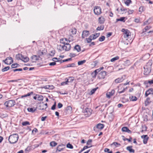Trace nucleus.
Wrapping results in <instances>:
<instances>
[{"mask_svg": "<svg viewBox=\"0 0 153 153\" xmlns=\"http://www.w3.org/2000/svg\"><path fill=\"white\" fill-rule=\"evenodd\" d=\"M60 42L61 43L65 45L66 44V43H70V41L67 38H62L60 39Z\"/></svg>", "mask_w": 153, "mask_h": 153, "instance_id": "9b49d317", "label": "nucleus"}, {"mask_svg": "<svg viewBox=\"0 0 153 153\" xmlns=\"http://www.w3.org/2000/svg\"><path fill=\"white\" fill-rule=\"evenodd\" d=\"M19 136L17 134H14L10 135L8 138V140L10 143H15L18 140Z\"/></svg>", "mask_w": 153, "mask_h": 153, "instance_id": "f257e3e1", "label": "nucleus"}, {"mask_svg": "<svg viewBox=\"0 0 153 153\" xmlns=\"http://www.w3.org/2000/svg\"><path fill=\"white\" fill-rule=\"evenodd\" d=\"M104 127V125L101 123H99L97 125L96 127L99 129H102Z\"/></svg>", "mask_w": 153, "mask_h": 153, "instance_id": "b1692460", "label": "nucleus"}, {"mask_svg": "<svg viewBox=\"0 0 153 153\" xmlns=\"http://www.w3.org/2000/svg\"><path fill=\"white\" fill-rule=\"evenodd\" d=\"M150 94H153V89L152 88H150L146 91L145 94V96L146 97H147Z\"/></svg>", "mask_w": 153, "mask_h": 153, "instance_id": "2eb2a0df", "label": "nucleus"}, {"mask_svg": "<svg viewBox=\"0 0 153 153\" xmlns=\"http://www.w3.org/2000/svg\"><path fill=\"white\" fill-rule=\"evenodd\" d=\"M105 21V18L102 16H101L98 18V22L100 24H103Z\"/></svg>", "mask_w": 153, "mask_h": 153, "instance_id": "6ab92c4d", "label": "nucleus"}, {"mask_svg": "<svg viewBox=\"0 0 153 153\" xmlns=\"http://www.w3.org/2000/svg\"><path fill=\"white\" fill-rule=\"evenodd\" d=\"M22 124L23 126H26L27 125H30V123L29 122L25 121L22 123Z\"/></svg>", "mask_w": 153, "mask_h": 153, "instance_id": "c03bdc74", "label": "nucleus"}, {"mask_svg": "<svg viewBox=\"0 0 153 153\" xmlns=\"http://www.w3.org/2000/svg\"><path fill=\"white\" fill-rule=\"evenodd\" d=\"M70 32V33L71 34V35H74L76 33V30L75 28H73L71 29Z\"/></svg>", "mask_w": 153, "mask_h": 153, "instance_id": "bb28decb", "label": "nucleus"}, {"mask_svg": "<svg viewBox=\"0 0 153 153\" xmlns=\"http://www.w3.org/2000/svg\"><path fill=\"white\" fill-rule=\"evenodd\" d=\"M65 145L63 144H61L59 145L57 147L56 152H61L63 151L65 148Z\"/></svg>", "mask_w": 153, "mask_h": 153, "instance_id": "6e6552de", "label": "nucleus"}, {"mask_svg": "<svg viewBox=\"0 0 153 153\" xmlns=\"http://www.w3.org/2000/svg\"><path fill=\"white\" fill-rule=\"evenodd\" d=\"M131 64V62L129 60H128L124 61L123 64H122L121 66L124 67L122 69L125 68L126 66H127L130 65ZM122 69V68H121ZM121 69L119 68V70H120Z\"/></svg>", "mask_w": 153, "mask_h": 153, "instance_id": "1a4fd4ad", "label": "nucleus"}, {"mask_svg": "<svg viewBox=\"0 0 153 153\" xmlns=\"http://www.w3.org/2000/svg\"><path fill=\"white\" fill-rule=\"evenodd\" d=\"M94 13L97 15H99L101 13V9L100 7L95 6L94 7Z\"/></svg>", "mask_w": 153, "mask_h": 153, "instance_id": "423d86ee", "label": "nucleus"}, {"mask_svg": "<svg viewBox=\"0 0 153 153\" xmlns=\"http://www.w3.org/2000/svg\"><path fill=\"white\" fill-rule=\"evenodd\" d=\"M144 7H140L139 9V11L141 13L142 12L144 11Z\"/></svg>", "mask_w": 153, "mask_h": 153, "instance_id": "bf43d9fd", "label": "nucleus"}, {"mask_svg": "<svg viewBox=\"0 0 153 153\" xmlns=\"http://www.w3.org/2000/svg\"><path fill=\"white\" fill-rule=\"evenodd\" d=\"M141 137L143 139V143L144 144H146L149 139L148 136L146 135H143L141 136Z\"/></svg>", "mask_w": 153, "mask_h": 153, "instance_id": "dca6fc26", "label": "nucleus"}, {"mask_svg": "<svg viewBox=\"0 0 153 153\" xmlns=\"http://www.w3.org/2000/svg\"><path fill=\"white\" fill-rule=\"evenodd\" d=\"M110 150L108 148H105L104 149V152H107L108 153H113L112 151H109Z\"/></svg>", "mask_w": 153, "mask_h": 153, "instance_id": "de8ad7c7", "label": "nucleus"}, {"mask_svg": "<svg viewBox=\"0 0 153 153\" xmlns=\"http://www.w3.org/2000/svg\"><path fill=\"white\" fill-rule=\"evenodd\" d=\"M56 65V63L55 62H50L49 63V65L50 66H53Z\"/></svg>", "mask_w": 153, "mask_h": 153, "instance_id": "338daca9", "label": "nucleus"}, {"mask_svg": "<svg viewBox=\"0 0 153 153\" xmlns=\"http://www.w3.org/2000/svg\"><path fill=\"white\" fill-rule=\"evenodd\" d=\"M69 43H67L66 44L63 45L64 50L66 51H68L71 48V45Z\"/></svg>", "mask_w": 153, "mask_h": 153, "instance_id": "ddd939ff", "label": "nucleus"}, {"mask_svg": "<svg viewBox=\"0 0 153 153\" xmlns=\"http://www.w3.org/2000/svg\"><path fill=\"white\" fill-rule=\"evenodd\" d=\"M56 106V102H55L54 104L52 106V107L51 108V109L52 110H54L55 109Z\"/></svg>", "mask_w": 153, "mask_h": 153, "instance_id": "0e129e2a", "label": "nucleus"}, {"mask_svg": "<svg viewBox=\"0 0 153 153\" xmlns=\"http://www.w3.org/2000/svg\"><path fill=\"white\" fill-rule=\"evenodd\" d=\"M57 145V143L55 141H52L50 143V145L52 147H54Z\"/></svg>", "mask_w": 153, "mask_h": 153, "instance_id": "c9c22d12", "label": "nucleus"}, {"mask_svg": "<svg viewBox=\"0 0 153 153\" xmlns=\"http://www.w3.org/2000/svg\"><path fill=\"white\" fill-rule=\"evenodd\" d=\"M145 83H149L150 85L153 84V79L151 80H149V81H146L145 82Z\"/></svg>", "mask_w": 153, "mask_h": 153, "instance_id": "603ef678", "label": "nucleus"}, {"mask_svg": "<svg viewBox=\"0 0 153 153\" xmlns=\"http://www.w3.org/2000/svg\"><path fill=\"white\" fill-rule=\"evenodd\" d=\"M68 79H69V82H72L74 80V78L72 77H69Z\"/></svg>", "mask_w": 153, "mask_h": 153, "instance_id": "13d9d810", "label": "nucleus"}, {"mask_svg": "<svg viewBox=\"0 0 153 153\" xmlns=\"http://www.w3.org/2000/svg\"><path fill=\"white\" fill-rule=\"evenodd\" d=\"M75 66V64L73 63L72 64H69L67 65L66 67H74Z\"/></svg>", "mask_w": 153, "mask_h": 153, "instance_id": "79ce46f5", "label": "nucleus"}, {"mask_svg": "<svg viewBox=\"0 0 153 153\" xmlns=\"http://www.w3.org/2000/svg\"><path fill=\"white\" fill-rule=\"evenodd\" d=\"M15 104V101L13 100H11L6 101L4 105L7 107H10L14 106Z\"/></svg>", "mask_w": 153, "mask_h": 153, "instance_id": "7ed1b4c3", "label": "nucleus"}, {"mask_svg": "<svg viewBox=\"0 0 153 153\" xmlns=\"http://www.w3.org/2000/svg\"><path fill=\"white\" fill-rule=\"evenodd\" d=\"M86 62V60H85L79 61L78 62V65H82L84 63H85Z\"/></svg>", "mask_w": 153, "mask_h": 153, "instance_id": "e433bc0d", "label": "nucleus"}, {"mask_svg": "<svg viewBox=\"0 0 153 153\" xmlns=\"http://www.w3.org/2000/svg\"><path fill=\"white\" fill-rule=\"evenodd\" d=\"M62 106L63 105L61 103L59 102L58 103V108H61L62 107Z\"/></svg>", "mask_w": 153, "mask_h": 153, "instance_id": "052dcab7", "label": "nucleus"}, {"mask_svg": "<svg viewBox=\"0 0 153 153\" xmlns=\"http://www.w3.org/2000/svg\"><path fill=\"white\" fill-rule=\"evenodd\" d=\"M89 34V32L88 30H84L82 32V37L83 38L87 36Z\"/></svg>", "mask_w": 153, "mask_h": 153, "instance_id": "f3484780", "label": "nucleus"}, {"mask_svg": "<svg viewBox=\"0 0 153 153\" xmlns=\"http://www.w3.org/2000/svg\"><path fill=\"white\" fill-rule=\"evenodd\" d=\"M65 82H61V85H66L68 84V82H69V79L68 78H66L65 79Z\"/></svg>", "mask_w": 153, "mask_h": 153, "instance_id": "7c9ffc66", "label": "nucleus"}, {"mask_svg": "<svg viewBox=\"0 0 153 153\" xmlns=\"http://www.w3.org/2000/svg\"><path fill=\"white\" fill-rule=\"evenodd\" d=\"M152 65V64L150 62H149L144 67V74L145 75H147L151 72Z\"/></svg>", "mask_w": 153, "mask_h": 153, "instance_id": "f03ea898", "label": "nucleus"}, {"mask_svg": "<svg viewBox=\"0 0 153 153\" xmlns=\"http://www.w3.org/2000/svg\"><path fill=\"white\" fill-rule=\"evenodd\" d=\"M5 63L7 65H10L13 62V58L11 57L7 58L4 60Z\"/></svg>", "mask_w": 153, "mask_h": 153, "instance_id": "0eeeda50", "label": "nucleus"}, {"mask_svg": "<svg viewBox=\"0 0 153 153\" xmlns=\"http://www.w3.org/2000/svg\"><path fill=\"white\" fill-rule=\"evenodd\" d=\"M76 56V54L73 53H71L70 54V56L71 57H74Z\"/></svg>", "mask_w": 153, "mask_h": 153, "instance_id": "69168bd1", "label": "nucleus"}, {"mask_svg": "<svg viewBox=\"0 0 153 153\" xmlns=\"http://www.w3.org/2000/svg\"><path fill=\"white\" fill-rule=\"evenodd\" d=\"M112 144L114 145L115 146H116L117 147H119L121 146L120 143L117 142H114L112 143Z\"/></svg>", "mask_w": 153, "mask_h": 153, "instance_id": "3c124183", "label": "nucleus"}, {"mask_svg": "<svg viewBox=\"0 0 153 153\" xmlns=\"http://www.w3.org/2000/svg\"><path fill=\"white\" fill-rule=\"evenodd\" d=\"M92 142V140L91 139L89 140L87 142V144L88 145H91L90 143Z\"/></svg>", "mask_w": 153, "mask_h": 153, "instance_id": "680f3d73", "label": "nucleus"}, {"mask_svg": "<svg viewBox=\"0 0 153 153\" xmlns=\"http://www.w3.org/2000/svg\"><path fill=\"white\" fill-rule=\"evenodd\" d=\"M74 50L77 51L78 52H79L81 51L80 47L78 45H76L74 47Z\"/></svg>", "mask_w": 153, "mask_h": 153, "instance_id": "cd10ccee", "label": "nucleus"}, {"mask_svg": "<svg viewBox=\"0 0 153 153\" xmlns=\"http://www.w3.org/2000/svg\"><path fill=\"white\" fill-rule=\"evenodd\" d=\"M132 1L131 0H126L125 2V3L127 6H128L131 3Z\"/></svg>", "mask_w": 153, "mask_h": 153, "instance_id": "4c0bfd02", "label": "nucleus"}, {"mask_svg": "<svg viewBox=\"0 0 153 153\" xmlns=\"http://www.w3.org/2000/svg\"><path fill=\"white\" fill-rule=\"evenodd\" d=\"M106 74V72L105 71H101L99 74L98 77L100 79H103L105 78Z\"/></svg>", "mask_w": 153, "mask_h": 153, "instance_id": "9d476101", "label": "nucleus"}, {"mask_svg": "<svg viewBox=\"0 0 153 153\" xmlns=\"http://www.w3.org/2000/svg\"><path fill=\"white\" fill-rule=\"evenodd\" d=\"M121 85H120L118 87L119 89L118 92L119 94L124 92L127 89V87L124 88L123 87H121Z\"/></svg>", "mask_w": 153, "mask_h": 153, "instance_id": "f8f14e48", "label": "nucleus"}, {"mask_svg": "<svg viewBox=\"0 0 153 153\" xmlns=\"http://www.w3.org/2000/svg\"><path fill=\"white\" fill-rule=\"evenodd\" d=\"M14 72H16V71H22V68H19V69H13V70Z\"/></svg>", "mask_w": 153, "mask_h": 153, "instance_id": "e2e57ef3", "label": "nucleus"}, {"mask_svg": "<svg viewBox=\"0 0 153 153\" xmlns=\"http://www.w3.org/2000/svg\"><path fill=\"white\" fill-rule=\"evenodd\" d=\"M129 99L130 101H134L137 100V97L135 96H134L131 95H130Z\"/></svg>", "mask_w": 153, "mask_h": 153, "instance_id": "412c9836", "label": "nucleus"}, {"mask_svg": "<svg viewBox=\"0 0 153 153\" xmlns=\"http://www.w3.org/2000/svg\"><path fill=\"white\" fill-rule=\"evenodd\" d=\"M134 12L133 10H129L128 11V14H131Z\"/></svg>", "mask_w": 153, "mask_h": 153, "instance_id": "774afa93", "label": "nucleus"}, {"mask_svg": "<svg viewBox=\"0 0 153 153\" xmlns=\"http://www.w3.org/2000/svg\"><path fill=\"white\" fill-rule=\"evenodd\" d=\"M19 66V65L16 63L13 64L11 65V67L12 68H16L18 67Z\"/></svg>", "mask_w": 153, "mask_h": 153, "instance_id": "a19ab883", "label": "nucleus"}, {"mask_svg": "<svg viewBox=\"0 0 153 153\" xmlns=\"http://www.w3.org/2000/svg\"><path fill=\"white\" fill-rule=\"evenodd\" d=\"M21 60L24 62H27L29 60V58L26 56L25 57L24 56H22V58Z\"/></svg>", "mask_w": 153, "mask_h": 153, "instance_id": "c85d7f7f", "label": "nucleus"}, {"mask_svg": "<svg viewBox=\"0 0 153 153\" xmlns=\"http://www.w3.org/2000/svg\"><path fill=\"white\" fill-rule=\"evenodd\" d=\"M92 110L90 108H86L83 111L84 115L86 117H88L91 114Z\"/></svg>", "mask_w": 153, "mask_h": 153, "instance_id": "20e7f679", "label": "nucleus"}, {"mask_svg": "<svg viewBox=\"0 0 153 153\" xmlns=\"http://www.w3.org/2000/svg\"><path fill=\"white\" fill-rule=\"evenodd\" d=\"M152 20L150 18H149L147 21L145 22H144L143 25L144 26L146 25H148L150 24L152 22Z\"/></svg>", "mask_w": 153, "mask_h": 153, "instance_id": "c756f323", "label": "nucleus"}, {"mask_svg": "<svg viewBox=\"0 0 153 153\" xmlns=\"http://www.w3.org/2000/svg\"><path fill=\"white\" fill-rule=\"evenodd\" d=\"M39 56L36 55H33L31 57V59L33 62H35L37 60H39Z\"/></svg>", "mask_w": 153, "mask_h": 153, "instance_id": "a211bd4d", "label": "nucleus"}, {"mask_svg": "<svg viewBox=\"0 0 153 153\" xmlns=\"http://www.w3.org/2000/svg\"><path fill=\"white\" fill-rule=\"evenodd\" d=\"M92 37V36L90 35L89 37L86 39L87 42L90 43L91 42L92 40H93Z\"/></svg>", "mask_w": 153, "mask_h": 153, "instance_id": "ea45409f", "label": "nucleus"}, {"mask_svg": "<svg viewBox=\"0 0 153 153\" xmlns=\"http://www.w3.org/2000/svg\"><path fill=\"white\" fill-rule=\"evenodd\" d=\"M100 33H96L95 34H92L91 36H92V39L93 40L95 39L96 38L98 37L100 35Z\"/></svg>", "mask_w": 153, "mask_h": 153, "instance_id": "393cba45", "label": "nucleus"}, {"mask_svg": "<svg viewBox=\"0 0 153 153\" xmlns=\"http://www.w3.org/2000/svg\"><path fill=\"white\" fill-rule=\"evenodd\" d=\"M105 39V36H102L99 38V40L100 42L103 41Z\"/></svg>", "mask_w": 153, "mask_h": 153, "instance_id": "37998d69", "label": "nucleus"}, {"mask_svg": "<svg viewBox=\"0 0 153 153\" xmlns=\"http://www.w3.org/2000/svg\"><path fill=\"white\" fill-rule=\"evenodd\" d=\"M124 79V78H123V76H122L121 77L119 78L116 79L115 80V82L117 83H120L122 82Z\"/></svg>", "mask_w": 153, "mask_h": 153, "instance_id": "4be33fe9", "label": "nucleus"}, {"mask_svg": "<svg viewBox=\"0 0 153 153\" xmlns=\"http://www.w3.org/2000/svg\"><path fill=\"white\" fill-rule=\"evenodd\" d=\"M16 58L17 59L21 60L22 58V55L20 54H18L16 55Z\"/></svg>", "mask_w": 153, "mask_h": 153, "instance_id": "473e14b6", "label": "nucleus"}, {"mask_svg": "<svg viewBox=\"0 0 153 153\" xmlns=\"http://www.w3.org/2000/svg\"><path fill=\"white\" fill-rule=\"evenodd\" d=\"M125 18L124 17H121L120 19H116L117 22H118L119 21H122L123 22H125V21H124Z\"/></svg>", "mask_w": 153, "mask_h": 153, "instance_id": "a18cd8bd", "label": "nucleus"}, {"mask_svg": "<svg viewBox=\"0 0 153 153\" xmlns=\"http://www.w3.org/2000/svg\"><path fill=\"white\" fill-rule=\"evenodd\" d=\"M43 97L42 96L38 94L37 100L40 101H42L43 100Z\"/></svg>", "mask_w": 153, "mask_h": 153, "instance_id": "2f4dec72", "label": "nucleus"}, {"mask_svg": "<svg viewBox=\"0 0 153 153\" xmlns=\"http://www.w3.org/2000/svg\"><path fill=\"white\" fill-rule=\"evenodd\" d=\"M151 26H146V27H145L144 28V30H145V31H146L147 30H149V29L150 28H151Z\"/></svg>", "mask_w": 153, "mask_h": 153, "instance_id": "5fc2aeb1", "label": "nucleus"}, {"mask_svg": "<svg viewBox=\"0 0 153 153\" xmlns=\"http://www.w3.org/2000/svg\"><path fill=\"white\" fill-rule=\"evenodd\" d=\"M27 110L29 112H31L32 113H33L36 110V108L34 107L33 108H28L27 109Z\"/></svg>", "mask_w": 153, "mask_h": 153, "instance_id": "a878e982", "label": "nucleus"}, {"mask_svg": "<svg viewBox=\"0 0 153 153\" xmlns=\"http://www.w3.org/2000/svg\"><path fill=\"white\" fill-rule=\"evenodd\" d=\"M98 88V87L93 89L91 90V94H93L95 93L97 89Z\"/></svg>", "mask_w": 153, "mask_h": 153, "instance_id": "864d4df0", "label": "nucleus"}, {"mask_svg": "<svg viewBox=\"0 0 153 153\" xmlns=\"http://www.w3.org/2000/svg\"><path fill=\"white\" fill-rule=\"evenodd\" d=\"M119 56H117L115 57H114L111 59L110 61L111 62H113L115 61V60L118 59H119Z\"/></svg>", "mask_w": 153, "mask_h": 153, "instance_id": "58836bf2", "label": "nucleus"}, {"mask_svg": "<svg viewBox=\"0 0 153 153\" xmlns=\"http://www.w3.org/2000/svg\"><path fill=\"white\" fill-rule=\"evenodd\" d=\"M10 68V67L9 66H7V67H5L4 68H3L2 69V71L3 72H4L6 71H7Z\"/></svg>", "mask_w": 153, "mask_h": 153, "instance_id": "09e8293b", "label": "nucleus"}, {"mask_svg": "<svg viewBox=\"0 0 153 153\" xmlns=\"http://www.w3.org/2000/svg\"><path fill=\"white\" fill-rule=\"evenodd\" d=\"M115 91L114 89L112 90L110 92H109L106 93V96L108 98H110L111 96L114 94Z\"/></svg>", "mask_w": 153, "mask_h": 153, "instance_id": "4468645a", "label": "nucleus"}, {"mask_svg": "<svg viewBox=\"0 0 153 153\" xmlns=\"http://www.w3.org/2000/svg\"><path fill=\"white\" fill-rule=\"evenodd\" d=\"M122 131L123 132H127L129 133H131V131L126 127H124L122 128Z\"/></svg>", "mask_w": 153, "mask_h": 153, "instance_id": "aec40b11", "label": "nucleus"}, {"mask_svg": "<svg viewBox=\"0 0 153 153\" xmlns=\"http://www.w3.org/2000/svg\"><path fill=\"white\" fill-rule=\"evenodd\" d=\"M41 106H43V108H40V109L42 110H44L46 108L48 107V104L47 103L44 104L43 103V102L40 105V107H41Z\"/></svg>", "mask_w": 153, "mask_h": 153, "instance_id": "5701e85b", "label": "nucleus"}, {"mask_svg": "<svg viewBox=\"0 0 153 153\" xmlns=\"http://www.w3.org/2000/svg\"><path fill=\"white\" fill-rule=\"evenodd\" d=\"M67 147L71 149H72L73 148V146L70 143H68L67 145Z\"/></svg>", "mask_w": 153, "mask_h": 153, "instance_id": "8fccbe9b", "label": "nucleus"}, {"mask_svg": "<svg viewBox=\"0 0 153 153\" xmlns=\"http://www.w3.org/2000/svg\"><path fill=\"white\" fill-rule=\"evenodd\" d=\"M104 28V25H102L98 26L97 28V30H103Z\"/></svg>", "mask_w": 153, "mask_h": 153, "instance_id": "72a5a7b5", "label": "nucleus"}, {"mask_svg": "<svg viewBox=\"0 0 153 153\" xmlns=\"http://www.w3.org/2000/svg\"><path fill=\"white\" fill-rule=\"evenodd\" d=\"M33 94V92H31L30 93H28L22 96V97H25L27 96H29L31 94Z\"/></svg>", "mask_w": 153, "mask_h": 153, "instance_id": "49530a36", "label": "nucleus"}, {"mask_svg": "<svg viewBox=\"0 0 153 153\" xmlns=\"http://www.w3.org/2000/svg\"><path fill=\"white\" fill-rule=\"evenodd\" d=\"M121 31L124 33V37L125 38L127 39L131 35V33L127 29L123 28L122 29Z\"/></svg>", "mask_w": 153, "mask_h": 153, "instance_id": "39448f33", "label": "nucleus"}, {"mask_svg": "<svg viewBox=\"0 0 153 153\" xmlns=\"http://www.w3.org/2000/svg\"><path fill=\"white\" fill-rule=\"evenodd\" d=\"M123 102H128V99H126L125 98H122Z\"/></svg>", "mask_w": 153, "mask_h": 153, "instance_id": "4d7b16f0", "label": "nucleus"}, {"mask_svg": "<svg viewBox=\"0 0 153 153\" xmlns=\"http://www.w3.org/2000/svg\"><path fill=\"white\" fill-rule=\"evenodd\" d=\"M97 73H95V72L94 71L92 72V73L91 74V75L92 76V77L93 78H95L96 76V75H97Z\"/></svg>", "mask_w": 153, "mask_h": 153, "instance_id": "6e6d98bb", "label": "nucleus"}, {"mask_svg": "<svg viewBox=\"0 0 153 153\" xmlns=\"http://www.w3.org/2000/svg\"><path fill=\"white\" fill-rule=\"evenodd\" d=\"M57 49L60 51H62L64 50L63 45H58L57 46Z\"/></svg>", "mask_w": 153, "mask_h": 153, "instance_id": "f704fd0d", "label": "nucleus"}]
</instances>
